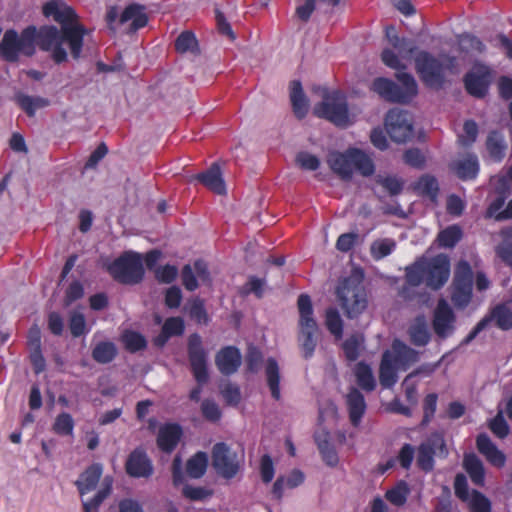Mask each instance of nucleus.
Wrapping results in <instances>:
<instances>
[{
  "mask_svg": "<svg viewBox=\"0 0 512 512\" xmlns=\"http://www.w3.org/2000/svg\"><path fill=\"white\" fill-rule=\"evenodd\" d=\"M43 15L52 17L60 25L58 29L54 25L35 26L34 45L41 51L50 52V57L55 64H61L68 60V54L63 44L66 43L71 57L78 60L81 57L84 45V36L88 30L78 20L76 11L68 6L64 0H50L43 5Z\"/></svg>",
  "mask_w": 512,
  "mask_h": 512,
  "instance_id": "1",
  "label": "nucleus"
},
{
  "mask_svg": "<svg viewBox=\"0 0 512 512\" xmlns=\"http://www.w3.org/2000/svg\"><path fill=\"white\" fill-rule=\"evenodd\" d=\"M381 58L385 65L398 71L395 76L399 83L380 77L373 81L372 89L388 102L398 104L410 103L418 93V85L415 78L411 74L402 71L406 66L391 49H384Z\"/></svg>",
  "mask_w": 512,
  "mask_h": 512,
  "instance_id": "2",
  "label": "nucleus"
},
{
  "mask_svg": "<svg viewBox=\"0 0 512 512\" xmlns=\"http://www.w3.org/2000/svg\"><path fill=\"white\" fill-rule=\"evenodd\" d=\"M450 275V263L446 255L440 254L434 258H423L406 268V282L418 286L425 282L434 290L442 287Z\"/></svg>",
  "mask_w": 512,
  "mask_h": 512,
  "instance_id": "3",
  "label": "nucleus"
},
{
  "mask_svg": "<svg viewBox=\"0 0 512 512\" xmlns=\"http://www.w3.org/2000/svg\"><path fill=\"white\" fill-rule=\"evenodd\" d=\"M363 278L362 270L352 269L351 273L343 278L336 288L337 298L348 318L357 317L367 307L368 299Z\"/></svg>",
  "mask_w": 512,
  "mask_h": 512,
  "instance_id": "4",
  "label": "nucleus"
},
{
  "mask_svg": "<svg viewBox=\"0 0 512 512\" xmlns=\"http://www.w3.org/2000/svg\"><path fill=\"white\" fill-rule=\"evenodd\" d=\"M415 69L425 85L439 89L445 82V70L457 73L455 57L441 55L436 58L427 51H418L415 55Z\"/></svg>",
  "mask_w": 512,
  "mask_h": 512,
  "instance_id": "5",
  "label": "nucleus"
},
{
  "mask_svg": "<svg viewBox=\"0 0 512 512\" xmlns=\"http://www.w3.org/2000/svg\"><path fill=\"white\" fill-rule=\"evenodd\" d=\"M35 25L25 27L20 33L7 29L0 41V57L9 63H15L20 55L32 57L36 54L34 45Z\"/></svg>",
  "mask_w": 512,
  "mask_h": 512,
  "instance_id": "6",
  "label": "nucleus"
},
{
  "mask_svg": "<svg viewBox=\"0 0 512 512\" xmlns=\"http://www.w3.org/2000/svg\"><path fill=\"white\" fill-rule=\"evenodd\" d=\"M327 162L342 179H350L354 169L363 176H369L374 172L372 160L358 149H349L345 153L331 152Z\"/></svg>",
  "mask_w": 512,
  "mask_h": 512,
  "instance_id": "7",
  "label": "nucleus"
},
{
  "mask_svg": "<svg viewBox=\"0 0 512 512\" xmlns=\"http://www.w3.org/2000/svg\"><path fill=\"white\" fill-rule=\"evenodd\" d=\"M107 271L121 284H138L144 277L142 257L137 252H124L107 267Z\"/></svg>",
  "mask_w": 512,
  "mask_h": 512,
  "instance_id": "8",
  "label": "nucleus"
},
{
  "mask_svg": "<svg viewBox=\"0 0 512 512\" xmlns=\"http://www.w3.org/2000/svg\"><path fill=\"white\" fill-rule=\"evenodd\" d=\"M313 112L317 117L339 127H346L351 123L346 98L339 91H324L322 101L314 106Z\"/></svg>",
  "mask_w": 512,
  "mask_h": 512,
  "instance_id": "9",
  "label": "nucleus"
},
{
  "mask_svg": "<svg viewBox=\"0 0 512 512\" xmlns=\"http://www.w3.org/2000/svg\"><path fill=\"white\" fill-rule=\"evenodd\" d=\"M297 307L300 315V327L303 348L308 352L315 349L317 339V325L312 317V302L307 294H301L297 301Z\"/></svg>",
  "mask_w": 512,
  "mask_h": 512,
  "instance_id": "10",
  "label": "nucleus"
},
{
  "mask_svg": "<svg viewBox=\"0 0 512 512\" xmlns=\"http://www.w3.org/2000/svg\"><path fill=\"white\" fill-rule=\"evenodd\" d=\"M146 7L142 4H129L119 16L118 8L111 6L106 12V22L109 28L114 29L113 25L117 19L120 24L131 21L130 31L136 32L148 24V16L145 12Z\"/></svg>",
  "mask_w": 512,
  "mask_h": 512,
  "instance_id": "11",
  "label": "nucleus"
},
{
  "mask_svg": "<svg viewBox=\"0 0 512 512\" xmlns=\"http://www.w3.org/2000/svg\"><path fill=\"white\" fill-rule=\"evenodd\" d=\"M385 129L394 142H406L413 135V123L409 113L399 108L390 109L385 116Z\"/></svg>",
  "mask_w": 512,
  "mask_h": 512,
  "instance_id": "12",
  "label": "nucleus"
},
{
  "mask_svg": "<svg viewBox=\"0 0 512 512\" xmlns=\"http://www.w3.org/2000/svg\"><path fill=\"white\" fill-rule=\"evenodd\" d=\"M212 466L225 479L234 478L240 469L237 453L226 443H216L212 448Z\"/></svg>",
  "mask_w": 512,
  "mask_h": 512,
  "instance_id": "13",
  "label": "nucleus"
},
{
  "mask_svg": "<svg viewBox=\"0 0 512 512\" xmlns=\"http://www.w3.org/2000/svg\"><path fill=\"white\" fill-rule=\"evenodd\" d=\"M417 354H384L380 369L379 380L384 388L392 387L397 381L396 370H406L414 363Z\"/></svg>",
  "mask_w": 512,
  "mask_h": 512,
  "instance_id": "14",
  "label": "nucleus"
},
{
  "mask_svg": "<svg viewBox=\"0 0 512 512\" xmlns=\"http://www.w3.org/2000/svg\"><path fill=\"white\" fill-rule=\"evenodd\" d=\"M447 455L444 438L440 434H433L419 446L417 465L424 471H431L434 467L433 457L446 458Z\"/></svg>",
  "mask_w": 512,
  "mask_h": 512,
  "instance_id": "15",
  "label": "nucleus"
},
{
  "mask_svg": "<svg viewBox=\"0 0 512 512\" xmlns=\"http://www.w3.org/2000/svg\"><path fill=\"white\" fill-rule=\"evenodd\" d=\"M124 468L126 474L135 479H148L154 474L153 462L142 446L136 447L128 454Z\"/></svg>",
  "mask_w": 512,
  "mask_h": 512,
  "instance_id": "16",
  "label": "nucleus"
},
{
  "mask_svg": "<svg viewBox=\"0 0 512 512\" xmlns=\"http://www.w3.org/2000/svg\"><path fill=\"white\" fill-rule=\"evenodd\" d=\"M464 82L471 95L482 98L486 95L490 85V69L481 63H475L466 74Z\"/></svg>",
  "mask_w": 512,
  "mask_h": 512,
  "instance_id": "17",
  "label": "nucleus"
},
{
  "mask_svg": "<svg viewBox=\"0 0 512 512\" xmlns=\"http://www.w3.org/2000/svg\"><path fill=\"white\" fill-rule=\"evenodd\" d=\"M456 317L444 299H440L433 313V329L439 338H446L452 334Z\"/></svg>",
  "mask_w": 512,
  "mask_h": 512,
  "instance_id": "18",
  "label": "nucleus"
},
{
  "mask_svg": "<svg viewBox=\"0 0 512 512\" xmlns=\"http://www.w3.org/2000/svg\"><path fill=\"white\" fill-rule=\"evenodd\" d=\"M103 474V465L93 463L88 466L75 481V486L81 498L95 490Z\"/></svg>",
  "mask_w": 512,
  "mask_h": 512,
  "instance_id": "19",
  "label": "nucleus"
},
{
  "mask_svg": "<svg viewBox=\"0 0 512 512\" xmlns=\"http://www.w3.org/2000/svg\"><path fill=\"white\" fill-rule=\"evenodd\" d=\"M182 428L177 423H169L162 426L157 435V446L164 453H171L177 447L181 437Z\"/></svg>",
  "mask_w": 512,
  "mask_h": 512,
  "instance_id": "20",
  "label": "nucleus"
},
{
  "mask_svg": "<svg viewBox=\"0 0 512 512\" xmlns=\"http://www.w3.org/2000/svg\"><path fill=\"white\" fill-rule=\"evenodd\" d=\"M345 404L351 423L357 426L366 410L363 394L356 387H349L345 395Z\"/></svg>",
  "mask_w": 512,
  "mask_h": 512,
  "instance_id": "21",
  "label": "nucleus"
},
{
  "mask_svg": "<svg viewBox=\"0 0 512 512\" xmlns=\"http://www.w3.org/2000/svg\"><path fill=\"white\" fill-rule=\"evenodd\" d=\"M195 179L218 195L226 193V186L222 178L221 168L217 163H213L209 169L197 174Z\"/></svg>",
  "mask_w": 512,
  "mask_h": 512,
  "instance_id": "22",
  "label": "nucleus"
},
{
  "mask_svg": "<svg viewBox=\"0 0 512 512\" xmlns=\"http://www.w3.org/2000/svg\"><path fill=\"white\" fill-rule=\"evenodd\" d=\"M290 103L295 117L299 120L303 119L310 110L309 98L299 80H295L291 84Z\"/></svg>",
  "mask_w": 512,
  "mask_h": 512,
  "instance_id": "23",
  "label": "nucleus"
},
{
  "mask_svg": "<svg viewBox=\"0 0 512 512\" xmlns=\"http://www.w3.org/2000/svg\"><path fill=\"white\" fill-rule=\"evenodd\" d=\"M114 479L110 475H106L101 483L97 493L88 500L82 499L83 512H99L102 503L111 495L113 490Z\"/></svg>",
  "mask_w": 512,
  "mask_h": 512,
  "instance_id": "24",
  "label": "nucleus"
},
{
  "mask_svg": "<svg viewBox=\"0 0 512 512\" xmlns=\"http://www.w3.org/2000/svg\"><path fill=\"white\" fill-rule=\"evenodd\" d=\"M450 168L462 180L473 179L479 170L477 156L474 154H466L462 158L454 160L450 164Z\"/></svg>",
  "mask_w": 512,
  "mask_h": 512,
  "instance_id": "25",
  "label": "nucleus"
},
{
  "mask_svg": "<svg viewBox=\"0 0 512 512\" xmlns=\"http://www.w3.org/2000/svg\"><path fill=\"white\" fill-rule=\"evenodd\" d=\"M477 448L481 454L494 466L502 467L505 464V455L495 446L486 434H480L476 440Z\"/></svg>",
  "mask_w": 512,
  "mask_h": 512,
  "instance_id": "26",
  "label": "nucleus"
},
{
  "mask_svg": "<svg viewBox=\"0 0 512 512\" xmlns=\"http://www.w3.org/2000/svg\"><path fill=\"white\" fill-rule=\"evenodd\" d=\"M353 373L358 386L364 391L371 392L376 388V378L370 365L358 362L353 368Z\"/></svg>",
  "mask_w": 512,
  "mask_h": 512,
  "instance_id": "27",
  "label": "nucleus"
},
{
  "mask_svg": "<svg viewBox=\"0 0 512 512\" xmlns=\"http://www.w3.org/2000/svg\"><path fill=\"white\" fill-rule=\"evenodd\" d=\"M463 467L475 485L482 486L484 484L485 469L482 461L475 454L464 456Z\"/></svg>",
  "mask_w": 512,
  "mask_h": 512,
  "instance_id": "28",
  "label": "nucleus"
},
{
  "mask_svg": "<svg viewBox=\"0 0 512 512\" xmlns=\"http://www.w3.org/2000/svg\"><path fill=\"white\" fill-rule=\"evenodd\" d=\"M411 342L416 346H424L431 337L427 321L424 316H418L409 328Z\"/></svg>",
  "mask_w": 512,
  "mask_h": 512,
  "instance_id": "29",
  "label": "nucleus"
},
{
  "mask_svg": "<svg viewBox=\"0 0 512 512\" xmlns=\"http://www.w3.org/2000/svg\"><path fill=\"white\" fill-rule=\"evenodd\" d=\"M208 455L206 452L198 451L186 462V473L190 478L199 479L207 471Z\"/></svg>",
  "mask_w": 512,
  "mask_h": 512,
  "instance_id": "30",
  "label": "nucleus"
},
{
  "mask_svg": "<svg viewBox=\"0 0 512 512\" xmlns=\"http://www.w3.org/2000/svg\"><path fill=\"white\" fill-rule=\"evenodd\" d=\"M15 102L29 117H33L37 109L49 105V100L46 98L39 96L33 97L23 93H17L15 95Z\"/></svg>",
  "mask_w": 512,
  "mask_h": 512,
  "instance_id": "31",
  "label": "nucleus"
},
{
  "mask_svg": "<svg viewBox=\"0 0 512 512\" xmlns=\"http://www.w3.org/2000/svg\"><path fill=\"white\" fill-rule=\"evenodd\" d=\"M207 354H189L191 372L199 385H205L209 380Z\"/></svg>",
  "mask_w": 512,
  "mask_h": 512,
  "instance_id": "32",
  "label": "nucleus"
},
{
  "mask_svg": "<svg viewBox=\"0 0 512 512\" xmlns=\"http://www.w3.org/2000/svg\"><path fill=\"white\" fill-rule=\"evenodd\" d=\"M175 50L184 54L190 52L192 54L199 53L198 40L192 31L186 30L181 32L174 42Z\"/></svg>",
  "mask_w": 512,
  "mask_h": 512,
  "instance_id": "33",
  "label": "nucleus"
},
{
  "mask_svg": "<svg viewBox=\"0 0 512 512\" xmlns=\"http://www.w3.org/2000/svg\"><path fill=\"white\" fill-rule=\"evenodd\" d=\"M486 148L493 160L500 161L503 159L506 150L503 136L497 131L490 132L486 140Z\"/></svg>",
  "mask_w": 512,
  "mask_h": 512,
  "instance_id": "34",
  "label": "nucleus"
},
{
  "mask_svg": "<svg viewBox=\"0 0 512 512\" xmlns=\"http://www.w3.org/2000/svg\"><path fill=\"white\" fill-rule=\"evenodd\" d=\"M216 365L224 375H231L242 363V354H216Z\"/></svg>",
  "mask_w": 512,
  "mask_h": 512,
  "instance_id": "35",
  "label": "nucleus"
},
{
  "mask_svg": "<svg viewBox=\"0 0 512 512\" xmlns=\"http://www.w3.org/2000/svg\"><path fill=\"white\" fill-rule=\"evenodd\" d=\"M375 182L382 186L390 196L399 195L404 187V180L396 175L378 174L375 176Z\"/></svg>",
  "mask_w": 512,
  "mask_h": 512,
  "instance_id": "36",
  "label": "nucleus"
},
{
  "mask_svg": "<svg viewBox=\"0 0 512 512\" xmlns=\"http://www.w3.org/2000/svg\"><path fill=\"white\" fill-rule=\"evenodd\" d=\"M266 378L267 384L271 391V395L275 400L280 399V376H279V367L275 359L269 358L266 366Z\"/></svg>",
  "mask_w": 512,
  "mask_h": 512,
  "instance_id": "37",
  "label": "nucleus"
},
{
  "mask_svg": "<svg viewBox=\"0 0 512 512\" xmlns=\"http://www.w3.org/2000/svg\"><path fill=\"white\" fill-rule=\"evenodd\" d=\"M121 340L129 352H137L145 349L147 346L145 337L136 331H125L121 336Z\"/></svg>",
  "mask_w": 512,
  "mask_h": 512,
  "instance_id": "38",
  "label": "nucleus"
},
{
  "mask_svg": "<svg viewBox=\"0 0 512 512\" xmlns=\"http://www.w3.org/2000/svg\"><path fill=\"white\" fill-rule=\"evenodd\" d=\"M188 315L190 319L195 321L197 324L207 325L210 321L204 301L200 298H196L191 301L188 307Z\"/></svg>",
  "mask_w": 512,
  "mask_h": 512,
  "instance_id": "39",
  "label": "nucleus"
},
{
  "mask_svg": "<svg viewBox=\"0 0 512 512\" xmlns=\"http://www.w3.org/2000/svg\"><path fill=\"white\" fill-rule=\"evenodd\" d=\"M316 9L314 0H297L294 12V20L300 24L309 22L313 12Z\"/></svg>",
  "mask_w": 512,
  "mask_h": 512,
  "instance_id": "40",
  "label": "nucleus"
},
{
  "mask_svg": "<svg viewBox=\"0 0 512 512\" xmlns=\"http://www.w3.org/2000/svg\"><path fill=\"white\" fill-rule=\"evenodd\" d=\"M453 286L472 287V270L467 261H460L454 272Z\"/></svg>",
  "mask_w": 512,
  "mask_h": 512,
  "instance_id": "41",
  "label": "nucleus"
},
{
  "mask_svg": "<svg viewBox=\"0 0 512 512\" xmlns=\"http://www.w3.org/2000/svg\"><path fill=\"white\" fill-rule=\"evenodd\" d=\"M415 189L419 191L421 194L428 196L432 201H434L436 199L439 187L435 177L430 175H424L416 183Z\"/></svg>",
  "mask_w": 512,
  "mask_h": 512,
  "instance_id": "42",
  "label": "nucleus"
},
{
  "mask_svg": "<svg viewBox=\"0 0 512 512\" xmlns=\"http://www.w3.org/2000/svg\"><path fill=\"white\" fill-rule=\"evenodd\" d=\"M409 488L406 482L401 481L395 487L391 488L386 492V499L395 506H402L405 504Z\"/></svg>",
  "mask_w": 512,
  "mask_h": 512,
  "instance_id": "43",
  "label": "nucleus"
},
{
  "mask_svg": "<svg viewBox=\"0 0 512 512\" xmlns=\"http://www.w3.org/2000/svg\"><path fill=\"white\" fill-rule=\"evenodd\" d=\"M395 246L396 243L392 239H377L371 244L370 252L374 259L379 260L388 256Z\"/></svg>",
  "mask_w": 512,
  "mask_h": 512,
  "instance_id": "44",
  "label": "nucleus"
},
{
  "mask_svg": "<svg viewBox=\"0 0 512 512\" xmlns=\"http://www.w3.org/2000/svg\"><path fill=\"white\" fill-rule=\"evenodd\" d=\"M502 234L505 236V239L496 248V253L503 262L512 266V228L503 230Z\"/></svg>",
  "mask_w": 512,
  "mask_h": 512,
  "instance_id": "45",
  "label": "nucleus"
},
{
  "mask_svg": "<svg viewBox=\"0 0 512 512\" xmlns=\"http://www.w3.org/2000/svg\"><path fill=\"white\" fill-rule=\"evenodd\" d=\"M74 429V420L69 413H60L53 424V431L61 436L72 435Z\"/></svg>",
  "mask_w": 512,
  "mask_h": 512,
  "instance_id": "46",
  "label": "nucleus"
},
{
  "mask_svg": "<svg viewBox=\"0 0 512 512\" xmlns=\"http://www.w3.org/2000/svg\"><path fill=\"white\" fill-rule=\"evenodd\" d=\"M182 495L190 501H204L213 495V490L201 486L185 484L182 488Z\"/></svg>",
  "mask_w": 512,
  "mask_h": 512,
  "instance_id": "47",
  "label": "nucleus"
},
{
  "mask_svg": "<svg viewBox=\"0 0 512 512\" xmlns=\"http://www.w3.org/2000/svg\"><path fill=\"white\" fill-rule=\"evenodd\" d=\"M464 502L467 503L470 512H490V501L476 490H473Z\"/></svg>",
  "mask_w": 512,
  "mask_h": 512,
  "instance_id": "48",
  "label": "nucleus"
},
{
  "mask_svg": "<svg viewBox=\"0 0 512 512\" xmlns=\"http://www.w3.org/2000/svg\"><path fill=\"white\" fill-rule=\"evenodd\" d=\"M69 330L73 337L78 338L89 332L85 317L82 313L73 311L69 317Z\"/></svg>",
  "mask_w": 512,
  "mask_h": 512,
  "instance_id": "49",
  "label": "nucleus"
},
{
  "mask_svg": "<svg viewBox=\"0 0 512 512\" xmlns=\"http://www.w3.org/2000/svg\"><path fill=\"white\" fill-rule=\"evenodd\" d=\"M492 318L495 320L496 325L503 330H508L512 327V311L506 305L496 306L493 310Z\"/></svg>",
  "mask_w": 512,
  "mask_h": 512,
  "instance_id": "50",
  "label": "nucleus"
},
{
  "mask_svg": "<svg viewBox=\"0 0 512 512\" xmlns=\"http://www.w3.org/2000/svg\"><path fill=\"white\" fill-rule=\"evenodd\" d=\"M461 236V229L458 226L453 225L441 231L437 239L441 246L451 248L454 247L461 239Z\"/></svg>",
  "mask_w": 512,
  "mask_h": 512,
  "instance_id": "51",
  "label": "nucleus"
},
{
  "mask_svg": "<svg viewBox=\"0 0 512 512\" xmlns=\"http://www.w3.org/2000/svg\"><path fill=\"white\" fill-rule=\"evenodd\" d=\"M201 412L203 417L212 423L218 422L222 417V412L218 404L211 399H204L201 403Z\"/></svg>",
  "mask_w": 512,
  "mask_h": 512,
  "instance_id": "52",
  "label": "nucleus"
},
{
  "mask_svg": "<svg viewBox=\"0 0 512 512\" xmlns=\"http://www.w3.org/2000/svg\"><path fill=\"white\" fill-rule=\"evenodd\" d=\"M221 395L229 406H237L241 401V391L238 385L228 382L221 388Z\"/></svg>",
  "mask_w": 512,
  "mask_h": 512,
  "instance_id": "53",
  "label": "nucleus"
},
{
  "mask_svg": "<svg viewBox=\"0 0 512 512\" xmlns=\"http://www.w3.org/2000/svg\"><path fill=\"white\" fill-rule=\"evenodd\" d=\"M459 46L465 52H478L482 53L485 50V45L475 36L471 34H463L459 37Z\"/></svg>",
  "mask_w": 512,
  "mask_h": 512,
  "instance_id": "54",
  "label": "nucleus"
},
{
  "mask_svg": "<svg viewBox=\"0 0 512 512\" xmlns=\"http://www.w3.org/2000/svg\"><path fill=\"white\" fill-rule=\"evenodd\" d=\"M185 324L180 317L167 318L162 326V331L169 337L180 336L184 333Z\"/></svg>",
  "mask_w": 512,
  "mask_h": 512,
  "instance_id": "55",
  "label": "nucleus"
},
{
  "mask_svg": "<svg viewBox=\"0 0 512 512\" xmlns=\"http://www.w3.org/2000/svg\"><path fill=\"white\" fill-rule=\"evenodd\" d=\"M178 275V269L174 265H164L155 269V278L164 284L172 283Z\"/></svg>",
  "mask_w": 512,
  "mask_h": 512,
  "instance_id": "56",
  "label": "nucleus"
},
{
  "mask_svg": "<svg viewBox=\"0 0 512 512\" xmlns=\"http://www.w3.org/2000/svg\"><path fill=\"white\" fill-rule=\"evenodd\" d=\"M472 287L453 286L452 301L458 307H465L471 299Z\"/></svg>",
  "mask_w": 512,
  "mask_h": 512,
  "instance_id": "57",
  "label": "nucleus"
},
{
  "mask_svg": "<svg viewBox=\"0 0 512 512\" xmlns=\"http://www.w3.org/2000/svg\"><path fill=\"white\" fill-rule=\"evenodd\" d=\"M326 325L332 334L337 336L342 333V320L335 308L327 309Z\"/></svg>",
  "mask_w": 512,
  "mask_h": 512,
  "instance_id": "58",
  "label": "nucleus"
},
{
  "mask_svg": "<svg viewBox=\"0 0 512 512\" xmlns=\"http://www.w3.org/2000/svg\"><path fill=\"white\" fill-rule=\"evenodd\" d=\"M391 46L397 50L398 55L404 59L410 58L416 51L415 43L406 38L397 39V42H393Z\"/></svg>",
  "mask_w": 512,
  "mask_h": 512,
  "instance_id": "59",
  "label": "nucleus"
},
{
  "mask_svg": "<svg viewBox=\"0 0 512 512\" xmlns=\"http://www.w3.org/2000/svg\"><path fill=\"white\" fill-rule=\"evenodd\" d=\"M84 295V288L79 281H73L66 289L64 305L70 306L73 302L81 299Z\"/></svg>",
  "mask_w": 512,
  "mask_h": 512,
  "instance_id": "60",
  "label": "nucleus"
},
{
  "mask_svg": "<svg viewBox=\"0 0 512 512\" xmlns=\"http://www.w3.org/2000/svg\"><path fill=\"white\" fill-rule=\"evenodd\" d=\"M182 284L188 291H195L198 288V281L190 264L183 266L181 271Z\"/></svg>",
  "mask_w": 512,
  "mask_h": 512,
  "instance_id": "61",
  "label": "nucleus"
},
{
  "mask_svg": "<svg viewBox=\"0 0 512 512\" xmlns=\"http://www.w3.org/2000/svg\"><path fill=\"white\" fill-rule=\"evenodd\" d=\"M260 473L261 479L264 483H269L274 477V465L271 457L268 454H264L260 461Z\"/></svg>",
  "mask_w": 512,
  "mask_h": 512,
  "instance_id": "62",
  "label": "nucleus"
},
{
  "mask_svg": "<svg viewBox=\"0 0 512 512\" xmlns=\"http://www.w3.org/2000/svg\"><path fill=\"white\" fill-rule=\"evenodd\" d=\"M345 352H359L365 349L364 336L360 333H354L343 343Z\"/></svg>",
  "mask_w": 512,
  "mask_h": 512,
  "instance_id": "63",
  "label": "nucleus"
},
{
  "mask_svg": "<svg viewBox=\"0 0 512 512\" xmlns=\"http://www.w3.org/2000/svg\"><path fill=\"white\" fill-rule=\"evenodd\" d=\"M491 431L499 438H504L509 433V427L503 415L498 413L489 425Z\"/></svg>",
  "mask_w": 512,
  "mask_h": 512,
  "instance_id": "64",
  "label": "nucleus"
}]
</instances>
